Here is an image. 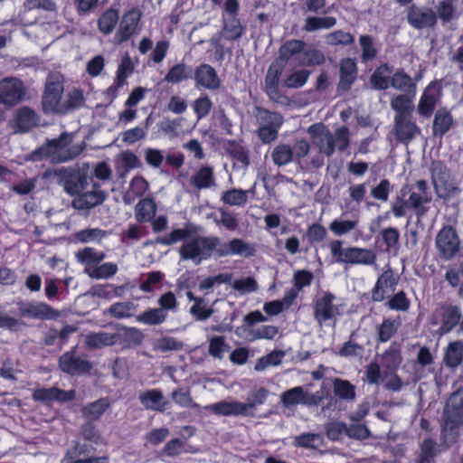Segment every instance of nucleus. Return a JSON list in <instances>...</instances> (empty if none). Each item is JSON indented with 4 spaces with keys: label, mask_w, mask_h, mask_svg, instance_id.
Masks as SVG:
<instances>
[{
    "label": "nucleus",
    "mask_w": 463,
    "mask_h": 463,
    "mask_svg": "<svg viewBox=\"0 0 463 463\" xmlns=\"http://www.w3.org/2000/svg\"><path fill=\"white\" fill-rule=\"evenodd\" d=\"M223 11L229 14V18H222L223 38L232 42L239 40L244 33V27L238 18L240 11L239 0H225Z\"/></svg>",
    "instance_id": "10"
},
{
    "label": "nucleus",
    "mask_w": 463,
    "mask_h": 463,
    "mask_svg": "<svg viewBox=\"0 0 463 463\" xmlns=\"http://www.w3.org/2000/svg\"><path fill=\"white\" fill-rule=\"evenodd\" d=\"M75 258L79 263L84 266V273L90 276L91 270L105 260L106 254L102 250L85 247L75 253Z\"/></svg>",
    "instance_id": "24"
},
{
    "label": "nucleus",
    "mask_w": 463,
    "mask_h": 463,
    "mask_svg": "<svg viewBox=\"0 0 463 463\" xmlns=\"http://www.w3.org/2000/svg\"><path fill=\"white\" fill-rule=\"evenodd\" d=\"M156 205L151 198L140 200L135 208V217L138 222H146L154 219Z\"/></svg>",
    "instance_id": "47"
},
{
    "label": "nucleus",
    "mask_w": 463,
    "mask_h": 463,
    "mask_svg": "<svg viewBox=\"0 0 463 463\" xmlns=\"http://www.w3.org/2000/svg\"><path fill=\"white\" fill-rule=\"evenodd\" d=\"M401 323L392 318H384L377 327L378 341L385 343L389 341L398 331Z\"/></svg>",
    "instance_id": "57"
},
{
    "label": "nucleus",
    "mask_w": 463,
    "mask_h": 463,
    "mask_svg": "<svg viewBox=\"0 0 463 463\" xmlns=\"http://www.w3.org/2000/svg\"><path fill=\"white\" fill-rule=\"evenodd\" d=\"M402 361L401 349L396 343L392 344L381 357V364L390 372H394Z\"/></svg>",
    "instance_id": "44"
},
{
    "label": "nucleus",
    "mask_w": 463,
    "mask_h": 463,
    "mask_svg": "<svg viewBox=\"0 0 463 463\" xmlns=\"http://www.w3.org/2000/svg\"><path fill=\"white\" fill-rule=\"evenodd\" d=\"M85 103L83 91L79 89H74L69 92L66 99L62 101L61 109L60 114H67L73 112L75 109L81 108Z\"/></svg>",
    "instance_id": "52"
},
{
    "label": "nucleus",
    "mask_w": 463,
    "mask_h": 463,
    "mask_svg": "<svg viewBox=\"0 0 463 463\" xmlns=\"http://www.w3.org/2000/svg\"><path fill=\"white\" fill-rule=\"evenodd\" d=\"M435 248L439 260L449 261L455 259L461 249V241L457 230L451 225L443 226L436 234Z\"/></svg>",
    "instance_id": "6"
},
{
    "label": "nucleus",
    "mask_w": 463,
    "mask_h": 463,
    "mask_svg": "<svg viewBox=\"0 0 463 463\" xmlns=\"http://www.w3.org/2000/svg\"><path fill=\"white\" fill-rule=\"evenodd\" d=\"M406 19L408 24L417 30L434 28L438 22L437 14L431 8L423 9L415 5L408 8Z\"/></svg>",
    "instance_id": "14"
},
{
    "label": "nucleus",
    "mask_w": 463,
    "mask_h": 463,
    "mask_svg": "<svg viewBox=\"0 0 463 463\" xmlns=\"http://www.w3.org/2000/svg\"><path fill=\"white\" fill-rule=\"evenodd\" d=\"M194 80L197 85L208 90H217L221 85V80L213 67L209 64H200L194 71Z\"/></svg>",
    "instance_id": "27"
},
{
    "label": "nucleus",
    "mask_w": 463,
    "mask_h": 463,
    "mask_svg": "<svg viewBox=\"0 0 463 463\" xmlns=\"http://www.w3.org/2000/svg\"><path fill=\"white\" fill-rule=\"evenodd\" d=\"M220 238L217 236H195L186 240L179 249V254L184 260H192L199 265L209 259L213 252L217 253Z\"/></svg>",
    "instance_id": "4"
},
{
    "label": "nucleus",
    "mask_w": 463,
    "mask_h": 463,
    "mask_svg": "<svg viewBox=\"0 0 463 463\" xmlns=\"http://www.w3.org/2000/svg\"><path fill=\"white\" fill-rule=\"evenodd\" d=\"M109 406L110 402L108 398H100L83 406L81 415L88 421H95L104 414Z\"/></svg>",
    "instance_id": "40"
},
{
    "label": "nucleus",
    "mask_w": 463,
    "mask_h": 463,
    "mask_svg": "<svg viewBox=\"0 0 463 463\" xmlns=\"http://www.w3.org/2000/svg\"><path fill=\"white\" fill-rule=\"evenodd\" d=\"M431 194H418L415 193L410 194L408 198V203L410 205V209L413 210L417 217L418 223L421 222V220L429 212L430 208V204L431 203Z\"/></svg>",
    "instance_id": "33"
},
{
    "label": "nucleus",
    "mask_w": 463,
    "mask_h": 463,
    "mask_svg": "<svg viewBox=\"0 0 463 463\" xmlns=\"http://www.w3.org/2000/svg\"><path fill=\"white\" fill-rule=\"evenodd\" d=\"M137 306L131 301L117 302L111 305L106 314L117 319L131 317L137 312Z\"/></svg>",
    "instance_id": "48"
},
{
    "label": "nucleus",
    "mask_w": 463,
    "mask_h": 463,
    "mask_svg": "<svg viewBox=\"0 0 463 463\" xmlns=\"http://www.w3.org/2000/svg\"><path fill=\"white\" fill-rule=\"evenodd\" d=\"M283 64H270L265 77V90L267 95L275 102L283 103L286 97L279 91V78L282 74Z\"/></svg>",
    "instance_id": "20"
},
{
    "label": "nucleus",
    "mask_w": 463,
    "mask_h": 463,
    "mask_svg": "<svg viewBox=\"0 0 463 463\" xmlns=\"http://www.w3.org/2000/svg\"><path fill=\"white\" fill-rule=\"evenodd\" d=\"M147 181L141 175H136L129 184L128 190L123 194V202L132 204L137 198L143 196L148 189Z\"/></svg>",
    "instance_id": "37"
},
{
    "label": "nucleus",
    "mask_w": 463,
    "mask_h": 463,
    "mask_svg": "<svg viewBox=\"0 0 463 463\" xmlns=\"http://www.w3.org/2000/svg\"><path fill=\"white\" fill-rule=\"evenodd\" d=\"M442 415L463 422V386L449 395Z\"/></svg>",
    "instance_id": "30"
},
{
    "label": "nucleus",
    "mask_w": 463,
    "mask_h": 463,
    "mask_svg": "<svg viewBox=\"0 0 463 463\" xmlns=\"http://www.w3.org/2000/svg\"><path fill=\"white\" fill-rule=\"evenodd\" d=\"M191 316L198 321H205L213 314V309L207 306L203 298L196 299V302L190 307Z\"/></svg>",
    "instance_id": "63"
},
{
    "label": "nucleus",
    "mask_w": 463,
    "mask_h": 463,
    "mask_svg": "<svg viewBox=\"0 0 463 463\" xmlns=\"http://www.w3.org/2000/svg\"><path fill=\"white\" fill-rule=\"evenodd\" d=\"M59 367L68 374L76 375L89 373L92 364L86 358L77 355L74 351H70L60 356Z\"/></svg>",
    "instance_id": "15"
},
{
    "label": "nucleus",
    "mask_w": 463,
    "mask_h": 463,
    "mask_svg": "<svg viewBox=\"0 0 463 463\" xmlns=\"http://www.w3.org/2000/svg\"><path fill=\"white\" fill-rule=\"evenodd\" d=\"M357 64L350 57L343 58L339 63V82L337 88L342 91H348L357 78Z\"/></svg>",
    "instance_id": "21"
},
{
    "label": "nucleus",
    "mask_w": 463,
    "mask_h": 463,
    "mask_svg": "<svg viewBox=\"0 0 463 463\" xmlns=\"http://www.w3.org/2000/svg\"><path fill=\"white\" fill-rule=\"evenodd\" d=\"M376 260V254L371 249L359 247H346L345 262L351 265H373Z\"/></svg>",
    "instance_id": "25"
},
{
    "label": "nucleus",
    "mask_w": 463,
    "mask_h": 463,
    "mask_svg": "<svg viewBox=\"0 0 463 463\" xmlns=\"http://www.w3.org/2000/svg\"><path fill=\"white\" fill-rule=\"evenodd\" d=\"M463 422L441 416L440 444L446 450L456 444L460 437V429Z\"/></svg>",
    "instance_id": "19"
},
{
    "label": "nucleus",
    "mask_w": 463,
    "mask_h": 463,
    "mask_svg": "<svg viewBox=\"0 0 463 463\" xmlns=\"http://www.w3.org/2000/svg\"><path fill=\"white\" fill-rule=\"evenodd\" d=\"M54 176L67 194L75 196L71 206L76 210L90 211L107 199L106 192L93 177L80 170L61 167L54 171Z\"/></svg>",
    "instance_id": "1"
},
{
    "label": "nucleus",
    "mask_w": 463,
    "mask_h": 463,
    "mask_svg": "<svg viewBox=\"0 0 463 463\" xmlns=\"http://www.w3.org/2000/svg\"><path fill=\"white\" fill-rule=\"evenodd\" d=\"M190 73L191 71L184 63H177L169 69L164 80L171 84H178L190 78Z\"/></svg>",
    "instance_id": "59"
},
{
    "label": "nucleus",
    "mask_w": 463,
    "mask_h": 463,
    "mask_svg": "<svg viewBox=\"0 0 463 463\" xmlns=\"http://www.w3.org/2000/svg\"><path fill=\"white\" fill-rule=\"evenodd\" d=\"M118 22L119 10L110 6L99 14L97 20V27L100 33L109 35L117 28Z\"/></svg>",
    "instance_id": "32"
},
{
    "label": "nucleus",
    "mask_w": 463,
    "mask_h": 463,
    "mask_svg": "<svg viewBox=\"0 0 463 463\" xmlns=\"http://www.w3.org/2000/svg\"><path fill=\"white\" fill-rule=\"evenodd\" d=\"M399 281V277L394 274V271L391 267H388L379 276L373 290H372V300L373 302H381L385 298V290L386 288H391L392 291L395 290V287L397 286Z\"/></svg>",
    "instance_id": "22"
},
{
    "label": "nucleus",
    "mask_w": 463,
    "mask_h": 463,
    "mask_svg": "<svg viewBox=\"0 0 463 463\" xmlns=\"http://www.w3.org/2000/svg\"><path fill=\"white\" fill-rule=\"evenodd\" d=\"M272 162L278 167H281L295 161L292 147L288 144L277 145L270 154Z\"/></svg>",
    "instance_id": "45"
},
{
    "label": "nucleus",
    "mask_w": 463,
    "mask_h": 463,
    "mask_svg": "<svg viewBox=\"0 0 463 463\" xmlns=\"http://www.w3.org/2000/svg\"><path fill=\"white\" fill-rule=\"evenodd\" d=\"M332 384L335 396L347 402L354 401L355 399V387L349 381L341 378H335Z\"/></svg>",
    "instance_id": "54"
},
{
    "label": "nucleus",
    "mask_w": 463,
    "mask_h": 463,
    "mask_svg": "<svg viewBox=\"0 0 463 463\" xmlns=\"http://www.w3.org/2000/svg\"><path fill=\"white\" fill-rule=\"evenodd\" d=\"M167 317L168 315L165 314L159 307H153L137 315L136 320L146 326H159L166 320Z\"/></svg>",
    "instance_id": "49"
},
{
    "label": "nucleus",
    "mask_w": 463,
    "mask_h": 463,
    "mask_svg": "<svg viewBox=\"0 0 463 463\" xmlns=\"http://www.w3.org/2000/svg\"><path fill=\"white\" fill-rule=\"evenodd\" d=\"M442 97L441 80H434L424 89L418 104L420 116H432L433 111Z\"/></svg>",
    "instance_id": "12"
},
{
    "label": "nucleus",
    "mask_w": 463,
    "mask_h": 463,
    "mask_svg": "<svg viewBox=\"0 0 463 463\" xmlns=\"http://www.w3.org/2000/svg\"><path fill=\"white\" fill-rule=\"evenodd\" d=\"M63 82L53 78H48L42 97L43 111L46 114H60L62 107Z\"/></svg>",
    "instance_id": "11"
},
{
    "label": "nucleus",
    "mask_w": 463,
    "mask_h": 463,
    "mask_svg": "<svg viewBox=\"0 0 463 463\" xmlns=\"http://www.w3.org/2000/svg\"><path fill=\"white\" fill-rule=\"evenodd\" d=\"M255 253L256 249L252 244L239 238H234L224 243L220 241V245L217 250V255L219 257L238 255L244 258H250L253 257Z\"/></svg>",
    "instance_id": "18"
},
{
    "label": "nucleus",
    "mask_w": 463,
    "mask_h": 463,
    "mask_svg": "<svg viewBox=\"0 0 463 463\" xmlns=\"http://www.w3.org/2000/svg\"><path fill=\"white\" fill-rule=\"evenodd\" d=\"M330 384L324 382L319 391L312 393L303 386H296L280 394V402L285 408H291L298 404L307 407L317 406L324 399L329 396Z\"/></svg>",
    "instance_id": "5"
},
{
    "label": "nucleus",
    "mask_w": 463,
    "mask_h": 463,
    "mask_svg": "<svg viewBox=\"0 0 463 463\" xmlns=\"http://www.w3.org/2000/svg\"><path fill=\"white\" fill-rule=\"evenodd\" d=\"M443 361L447 367L457 368L463 362V340L449 342Z\"/></svg>",
    "instance_id": "42"
},
{
    "label": "nucleus",
    "mask_w": 463,
    "mask_h": 463,
    "mask_svg": "<svg viewBox=\"0 0 463 463\" xmlns=\"http://www.w3.org/2000/svg\"><path fill=\"white\" fill-rule=\"evenodd\" d=\"M390 87L403 93L416 94L417 84L413 79L402 69L397 70L391 77Z\"/></svg>",
    "instance_id": "36"
},
{
    "label": "nucleus",
    "mask_w": 463,
    "mask_h": 463,
    "mask_svg": "<svg viewBox=\"0 0 463 463\" xmlns=\"http://www.w3.org/2000/svg\"><path fill=\"white\" fill-rule=\"evenodd\" d=\"M72 133L64 131L59 137L47 140L45 144L33 151L29 159L34 162L49 159L53 164L73 160L81 154L85 146L73 145L68 146L72 142Z\"/></svg>",
    "instance_id": "2"
},
{
    "label": "nucleus",
    "mask_w": 463,
    "mask_h": 463,
    "mask_svg": "<svg viewBox=\"0 0 463 463\" xmlns=\"http://www.w3.org/2000/svg\"><path fill=\"white\" fill-rule=\"evenodd\" d=\"M354 36L341 29L333 31L326 36V43L330 46H351L354 43Z\"/></svg>",
    "instance_id": "56"
},
{
    "label": "nucleus",
    "mask_w": 463,
    "mask_h": 463,
    "mask_svg": "<svg viewBox=\"0 0 463 463\" xmlns=\"http://www.w3.org/2000/svg\"><path fill=\"white\" fill-rule=\"evenodd\" d=\"M359 45L361 48L360 61L367 64L374 61L378 55V48L372 35L361 34L359 36Z\"/></svg>",
    "instance_id": "43"
},
{
    "label": "nucleus",
    "mask_w": 463,
    "mask_h": 463,
    "mask_svg": "<svg viewBox=\"0 0 463 463\" xmlns=\"http://www.w3.org/2000/svg\"><path fill=\"white\" fill-rule=\"evenodd\" d=\"M420 133V128L411 118H396L394 134L398 142L407 144Z\"/></svg>",
    "instance_id": "29"
},
{
    "label": "nucleus",
    "mask_w": 463,
    "mask_h": 463,
    "mask_svg": "<svg viewBox=\"0 0 463 463\" xmlns=\"http://www.w3.org/2000/svg\"><path fill=\"white\" fill-rule=\"evenodd\" d=\"M22 317H29L37 319H53L60 316V312L50 305L39 302L22 304L19 307Z\"/></svg>",
    "instance_id": "23"
},
{
    "label": "nucleus",
    "mask_w": 463,
    "mask_h": 463,
    "mask_svg": "<svg viewBox=\"0 0 463 463\" xmlns=\"http://www.w3.org/2000/svg\"><path fill=\"white\" fill-rule=\"evenodd\" d=\"M138 399L141 404L150 411H164L169 404L159 389L147 390L140 393Z\"/></svg>",
    "instance_id": "31"
},
{
    "label": "nucleus",
    "mask_w": 463,
    "mask_h": 463,
    "mask_svg": "<svg viewBox=\"0 0 463 463\" xmlns=\"http://www.w3.org/2000/svg\"><path fill=\"white\" fill-rule=\"evenodd\" d=\"M442 450L443 447L441 444H438L432 438H426L420 445L419 457L435 459Z\"/></svg>",
    "instance_id": "61"
},
{
    "label": "nucleus",
    "mask_w": 463,
    "mask_h": 463,
    "mask_svg": "<svg viewBox=\"0 0 463 463\" xmlns=\"http://www.w3.org/2000/svg\"><path fill=\"white\" fill-rule=\"evenodd\" d=\"M216 415L249 417L243 402L238 401H221L205 407Z\"/></svg>",
    "instance_id": "26"
},
{
    "label": "nucleus",
    "mask_w": 463,
    "mask_h": 463,
    "mask_svg": "<svg viewBox=\"0 0 463 463\" xmlns=\"http://www.w3.org/2000/svg\"><path fill=\"white\" fill-rule=\"evenodd\" d=\"M416 94L403 93L392 96L391 108L396 112V116H411L414 110L413 99Z\"/></svg>",
    "instance_id": "35"
},
{
    "label": "nucleus",
    "mask_w": 463,
    "mask_h": 463,
    "mask_svg": "<svg viewBox=\"0 0 463 463\" xmlns=\"http://www.w3.org/2000/svg\"><path fill=\"white\" fill-rule=\"evenodd\" d=\"M84 452V446L80 444L76 445L73 449L68 450L61 463H108L107 458H80Z\"/></svg>",
    "instance_id": "51"
},
{
    "label": "nucleus",
    "mask_w": 463,
    "mask_h": 463,
    "mask_svg": "<svg viewBox=\"0 0 463 463\" xmlns=\"http://www.w3.org/2000/svg\"><path fill=\"white\" fill-rule=\"evenodd\" d=\"M322 437L317 433H302L296 436L293 445L298 448L316 449L322 443Z\"/></svg>",
    "instance_id": "62"
},
{
    "label": "nucleus",
    "mask_w": 463,
    "mask_h": 463,
    "mask_svg": "<svg viewBox=\"0 0 463 463\" xmlns=\"http://www.w3.org/2000/svg\"><path fill=\"white\" fill-rule=\"evenodd\" d=\"M142 15V11L137 6L126 10L118 24V27L114 35L113 43L120 45L137 34L140 30Z\"/></svg>",
    "instance_id": "9"
},
{
    "label": "nucleus",
    "mask_w": 463,
    "mask_h": 463,
    "mask_svg": "<svg viewBox=\"0 0 463 463\" xmlns=\"http://www.w3.org/2000/svg\"><path fill=\"white\" fill-rule=\"evenodd\" d=\"M435 315L440 317V326L437 331L439 335H444L451 332L460 323L462 317L460 307L454 305L437 309Z\"/></svg>",
    "instance_id": "17"
},
{
    "label": "nucleus",
    "mask_w": 463,
    "mask_h": 463,
    "mask_svg": "<svg viewBox=\"0 0 463 463\" xmlns=\"http://www.w3.org/2000/svg\"><path fill=\"white\" fill-rule=\"evenodd\" d=\"M24 96V88L20 80L5 78L0 81V104L14 107Z\"/></svg>",
    "instance_id": "13"
},
{
    "label": "nucleus",
    "mask_w": 463,
    "mask_h": 463,
    "mask_svg": "<svg viewBox=\"0 0 463 463\" xmlns=\"http://www.w3.org/2000/svg\"><path fill=\"white\" fill-rule=\"evenodd\" d=\"M381 236L386 250L397 251L400 248V232L394 227L384 228L381 232Z\"/></svg>",
    "instance_id": "64"
},
{
    "label": "nucleus",
    "mask_w": 463,
    "mask_h": 463,
    "mask_svg": "<svg viewBox=\"0 0 463 463\" xmlns=\"http://www.w3.org/2000/svg\"><path fill=\"white\" fill-rule=\"evenodd\" d=\"M268 394L269 391L264 387L250 390L247 402H243L249 417H255L256 407L266 402Z\"/></svg>",
    "instance_id": "50"
},
{
    "label": "nucleus",
    "mask_w": 463,
    "mask_h": 463,
    "mask_svg": "<svg viewBox=\"0 0 463 463\" xmlns=\"http://www.w3.org/2000/svg\"><path fill=\"white\" fill-rule=\"evenodd\" d=\"M189 186L197 190L213 189L217 186L213 168L210 165H202L189 181Z\"/></svg>",
    "instance_id": "28"
},
{
    "label": "nucleus",
    "mask_w": 463,
    "mask_h": 463,
    "mask_svg": "<svg viewBox=\"0 0 463 463\" xmlns=\"http://www.w3.org/2000/svg\"><path fill=\"white\" fill-rule=\"evenodd\" d=\"M40 118H12L7 124L12 133H25L33 127L42 125ZM43 125H44V123H43Z\"/></svg>",
    "instance_id": "55"
},
{
    "label": "nucleus",
    "mask_w": 463,
    "mask_h": 463,
    "mask_svg": "<svg viewBox=\"0 0 463 463\" xmlns=\"http://www.w3.org/2000/svg\"><path fill=\"white\" fill-rule=\"evenodd\" d=\"M430 171L432 184L439 197L448 198L459 194L460 189L452 177L449 169L442 162H433Z\"/></svg>",
    "instance_id": "7"
},
{
    "label": "nucleus",
    "mask_w": 463,
    "mask_h": 463,
    "mask_svg": "<svg viewBox=\"0 0 463 463\" xmlns=\"http://www.w3.org/2000/svg\"><path fill=\"white\" fill-rule=\"evenodd\" d=\"M392 67L389 63H383L376 67L370 77V84L376 90H385L390 87Z\"/></svg>",
    "instance_id": "34"
},
{
    "label": "nucleus",
    "mask_w": 463,
    "mask_h": 463,
    "mask_svg": "<svg viewBox=\"0 0 463 463\" xmlns=\"http://www.w3.org/2000/svg\"><path fill=\"white\" fill-rule=\"evenodd\" d=\"M254 195V188L243 190L241 188H232L222 194L221 201L229 206H244L249 202V194Z\"/></svg>",
    "instance_id": "38"
},
{
    "label": "nucleus",
    "mask_w": 463,
    "mask_h": 463,
    "mask_svg": "<svg viewBox=\"0 0 463 463\" xmlns=\"http://www.w3.org/2000/svg\"><path fill=\"white\" fill-rule=\"evenodd\" d=\"M306 47L303 40L291 39L286 41L279 49V60L282 64H286L292 57L300 54Z\"/></svg>",
    "instance_id": "41"
},
{
    "label": "nucleus",
    "mask_w": 463,
    "mask_h": 463,
    "mask_svg": "<svg viewBox=\"0 0 463 463\" xmlns=\"http://www.w3.org/2000/svg\"><path fill=\"white\" fill-rule=\"evenodd\" d=\"M307 132L319 151L328 156L334 154L335 147L344 151L349 145V133L345 127L339 128L333 135L323 124H314Z\"/></svg>",
    "instance_id": "3"
},
{
    "label": "nucleus",
    "mask_w": 463,
    "mask_h": 463,
    "mask_svg": "<svg viewBox=\"0 0 463 463\" xmlns=\"http://www.w3.org/2000/svg\"><path fill=\"white\" fill-rule=\"evenodd\" d=\"M326 61L325 54L322 51L316 48H309L303 51L302 56L299 59V65L301 66H319Z\"/></svg>",
    "instance_id": "58"
},
{
    "label": "nucleus",
    "mask_w": 463,
    "mask_h": 463,
    "mask_svg": "<svg viewBox=\"0 0 463 463\" xmlns=\"http://www.w3.org/2000/svg\"><path fill=\"white\" fill-rule=\"evenodd\" d=\"M284 355V351L274 350L269 354L259 358L254 369L257 372H262L269 366H277L282 362Z\"/></svg>",
    "instance_id": "60"
},
{
    "label": "nucleus",
    "mask_w": 463,
    "mask_h": 463,
    "mask_svg": "<svg viewBox=\"0 0 463 463\" xmlns=\"http://www.w3.org/2000/svg\"><path fill=\"white\" fill-rule=\"evenodd\" d=\"M335 295L324 291L314 302V318L320 326L332 321L335 325L337 318L342 315V306L334 304Z\"/></svg>",
    "instance_id": "8"
},
{
    "label": "nucleus",
    "mask_w": 463,
    "mask_h": 463,
    "mask_svg": "<svg viewBox=\"0 0 463 463\" xmlns=\"http://www.w3.org/2000/svg\"><path fill=\"white\" fill-rule=\"evenodd\" d=\"M357 331H354L348 341L344 343L338 352L341 357H362L364 354V345L356 341Z\"/></svg>",
    "instance_id": "53"
},
{
    "label": "nucleus",
    "mask_w": 463,
    "mask_h": 463,
    "mask_svg": "<svg viewBox=\"0 0 463 463\" xmlns=\"http://www.w3.org/2000/svg\"><path fill=\"white\" fill-rule=\"evenodd\" d=\"M114 333V345H118L122 350L139 346L144 339V334L137 327L118 326Z\"/></svg>",
    "instance_id": "16"
},
{
    "label": "nucleus",
    "mask_w": 463,
    "mask_h": 463,
    "mask_svg": "<svg viewBox=\"0 0 463 463\" xmlns=\"http://www.w3.org/2000/svg\"><path fill=\"white\" fill-rule=\"evenodd\" d=\"M336 18L334 16H315L310 15L305 19L303 30L307 33L320 29H331L336 24Z\"/></svg>",
    "instance_id": "46"
},
{
    "label": "nucleus",
    "mask_w": 463,
    "mask_h": 463,
    "mask_svg": "<svg viewBox=\"0 0 463 463\" xmlns=\"http://www.w3.org/2000/svg\"><path fill=\"white\" fill-rule=\"evenodd\" d=\"M84 344L89 350L112 346L114 345V333L105 331L90 333L86 335Z\"/></svg>",
    "instance_id": "39"
}]
</instances>
